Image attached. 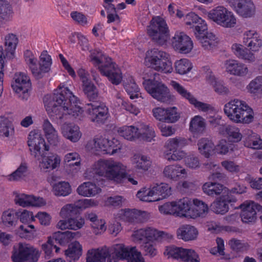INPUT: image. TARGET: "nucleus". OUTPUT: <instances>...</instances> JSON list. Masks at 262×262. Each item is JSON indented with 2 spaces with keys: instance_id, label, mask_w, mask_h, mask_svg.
I'll use <instances>...</instances> for the list:
<instances>
[{
  "instance_id": "1",
  "label": "nucleus",
  "mask_w": 262,
  "mask_h": 262,
  "mask_svg": "<svg viewBox=\"0 0 262 262\" xmlns=\"http://www.w3.org/2000/svg\"><path fill=\"white\" fill-rule=\"evenodd\" d=\"M43 101L47 114L54 122L57 123L67 115L79 119L83 117V111L76 97L63 85L59 86L53 95H46Z\"/></svg>"
},
{
  "instance_id": "2",
  "label": "nucleus",
  "mask_w": 262,
  "mask_h": 262,
  "mask_svg": "<svg viewBox=\"0 0 262 262\" xmlns=\"http://www.w3.org/2000/svg\"><path fill=\"white\" fill-rule=\"evenodd\" d=\"M95 175L105 178L116 183H122L126 178L128 182L136 185L138 181L127 172V166L113 159H101L94 162L84 173V177L92 179Z\"/></svg>"
},
{
  "instance_id": "3",
  "label": "nucleus",
  "mask_w": 262,
  "mask_h": 262,
  "mask_svg": "<svg viewBox=\"0 0 262 262\" xmlns=\"http://www.w3.org/2000/svg\"><path fill=\"white\" fill-rule=\"evenodd\" d=\"M224 112L229 119L236 124H249L255 120L256 113L253 108L239 99L235 98L226 103Z\"/></svg>"
},
{
  "instance_id": "4",
  "label": "nucleus",
  "mask_w": 262,
  "mask_h": 262,
  "mask_svg": "<svg viewBox=\"0 0 262 262\" xmlns=\"http://www.w3.org/2000/svg\"><path fill=\"white\" fill-rule=\"evenodd\" d=\"M91 59L101 74L106 76L113 84L118 85L122 80V72L112 59L101 52L95 50L91 53Z\"/></svg>"
},
{
  "instance_id": "5",
  "label": "nucleus",
  "mask_w": 262,
  "mask_h": 262,
  "mask_svg": "<svg viewBox=\"0 0 262 262\" xmlns=\"http://www.w3.org/2000/svg\"><path fill=\"white\" fill-rule=\"evenodd\" d=\"M144 63L146 66L161 73L170 74L173 70L169 54L157 49L148 50L146 52Z\"/></svg>"
},
{
  "instance_id": "6",
  "label": "nucleus",
  "mask_w": 262,
  "mask_h": 262,
  "mask_svg": "<svg viewBox=\"0 0 262 262\" xmlns=\"http://www.w3.org/2000/svg\"><path fill=\"white\" fill-rule=\"evenodd\" d=\"M143 85L147 93L159 102L169 104L176 100L175 96L161 81L152 79H145L143 82Z\"/></svg>"
},
{
  "instance_id": "7",
  "label": "nucleus",
  "mask_w": 262,
  "mask_h": 262,
  "mask_svg": "<svg viewBox=\"0 0 262 262\" xmlns=\"http://www.w3.org/2000/svg\"><path fill=\"white\" fill-rule=\"evenodd\" d=\"M203 13L207 15L208 19L222 27L232 28L236 25L237 19L235 15L224 6H217L209 12L204 10Z\"/></svg>"
},
{
  "instance_id": "8",
  "label": "nucleus",
  "mask_w": 262,
  "mask_h": 262,
  "mask_svg": "<svg viewBox=\"0 0 262 262\" xmlns=\"http://www.w3.org/2000/svg\"><path fill=\"white\" fill-rule=\"evenodd\" d=\"M132 237L134 242L140 244L142 241L159 242L170 240L173 238V235L155 228L147 227L134 231Z\"/></svg>"
},
{
  "instance_id": "9",
  "label": "nucleus",
  "mask_w": 262,
  "mask_h": 262,
  "mask_svg": "<svg viewBox=\"0 0 262 262\" xmlns=\"http://www.w3.org/2000/svg\"><path fill=\"white\" fill-rule=\"evenodd\" d=\"M147 30L148 34L159 45L164 44L169 38L167 25L165 20L160 16L152 18Z\"/></svg>"
},
{
  "instance_id": "10",
  "label": "nucleus",
  "mask_w": 262,
  "mask_h": 262,
  "mask_svg": "<svg viewBox=\"0 0 262 262\" xmlns=\"http://www.w3.org/2000/svg\"><path fill=\"white\" fill-rule=\"evenodd\" d=\"M14 83L12 85L16 97L23 101H27L31 90L30 77L24 72H16L14 76Z\"/></svg>"
},
{
  "instance_id": "11",
  "label": "nucleus",
  "mask_w": 262,
  "mask_h": 262,
  "mask_svg": "<svg viewBox=\"0 0 262 262\" xmlns=\"http://www.w3.org/2000/svg\"><path fill=\"white\" fill-rule=\"evenodd\" d=\"M170 85L181 98L187 100L198 111L207 112L212 110L213 107L211 105L198 100L193 94L179 82L172 80L170 82Z\"/></svg>"
},
{
  "instance_id": "12",
  "label": "nucleus",
  "mask_w": 262,
  "mask_h": 262,
  "mask_svg": "<svg viewBox=\"0 0 262 262\" xmlns=\"http://www.w3.org/2000/svg\"><path fill=\"white\" fill-rule=\"evenodd\" d=\"M170 85L181 98L187 100L198 111L207 112L212 110L213 107L211 105L198 100L193 94L179 82L172 80L170 82Z\"/></svg>"
},
{
  "instance_id": "13",
  "label": "nucleus",
  "mask_w": 262,
  "mask_h": 262,
  "mask_svg": "<svg viewBox=\"0 0 262 262\" xmlns=\"http://www.w3.org/2000/svg\"><path fill=\"white\" fill-rule=\"evenodd\" d=\"M115 217L130 224H135L147 221L149 217V214L146 211L135 208H125L119 210L115 214Z\"/></svg>"
},
{
  "instance_id": "14",
  "label": "nucleus",
  "mask_w": 262,
  "mask_h": 262,
  "mask_svg": "<svg viewBox=\"0 0 262 262\" xmlns=\"http://www.w3.org/2000/svg\"><path fill=\"white\" fill-rule=\"evenodd\" d=\"M164 254L168 258H180V262H200L199 255L191 249L168 246L166 247Z\"/></svg>"
},
{
  "instance_id": "15",
  "label": "nucleus",
  "mask_w": 262,
  "mask_h": 262,
  "mask_svg": "<svg viewBox=\"0 0 262 262\" xmlns=\"http://www.w3.org/2000/svg\"><path fill=\"white\" fill-rule=\"evenodd\" d=\"M32 156L38 158L41 154V151H49L50 146L45 141L41 133L38 130H32L30 132L27 141Z\"/></svg>"
},
{
  "instance_id": "16",
  "label": "nucleus",
  "mask_w": 262,
  "mask_h": 262,
  "mask_svg": "<svg viewBox=\"0 0 262 262\" xmlns=\"http://www.w3.org/2000/svg\"><path fill=\"white\" fill-rule=\"evenodd\" d=\"M154 117L159 121L167 123H173L179 120L180 113L176 106H157L152 110Z\"/></svg>"
},
{
  "instance_id": "17",
  "label": "nucleus",
  "mask_w": 262,
  "mask_h": 262,
  "mask_svg": "<svg viewBox=\"0 0 262 262\" xmlns=\"http://www.w3.org/2000/svg\"><path fill=\"white\" fill-rule=\"evenodd\" d=\"M229 6L239 16L250 18L255 13L256 8L252 0H225Z\"/></svg>"
},
{
  "instance_id": "18",
  "label": "nucleus",
  "mask_w": 262,
  "mask_h": 262,
  "mask_svg": "<svg viewBox=\"0 0 262 262\" xmlns=\"http://www.w3.org/2000/svg\"><path fill=\"white\" fill-rule=\"evenodd\" d=\"M33 254L35 255L36 260L39 255V251L28 244L19 243L14 247L11 257L13 262H25Z\"/></svg>"
},
{
  "instance_id": "19",
  "label": "nucleus",
  "mask_w": 262,
  "mask_h": 262,
  "mask_svg": "<svg viewBox=\"0 0 262 262\" xmlns=\"http://www.w3.org/2000/svg\"><path fill=\"white\" fill-rule=\"evenodd\" d=\"M86 112L91 121L97 123H104L108 116L107 107L101 102L88 104Z\"/></svg>"
},
{
  "instance_id": "20",
  "label": "nucleus",
  "mask_w": 262,
  "mask_h": 262,
  "mask_svg": "<svg viewBox=\"0 0 262 262\" xmlns=\"http://www.w3.org/2000/svg\"><path fill=\"white\" fill-rule=\"evenodd\" d=\"M16 205L22 207H41L46 204V201L41 197L14 191L13 193Z\"/></svg>"
},
{
  "instance_id": "21",
  "label": "nucleus",
  "mask_w": 262,
  "mask_h": 262,
  "mask_svg": "<svg viewBox=\"0 0 262 262\" xmlns=\"http://www.w3.org/2000/svg\"><path fill=\"white\" fill-rule=\"evenodd\" d=\"M171 45L176 51L185 54L190 53L193 48L191 38L182 32L176 33L172 38Z\"/></svg>"
},
{
  "instance_id": "22",
  "label": "nucleus",
  "mask_w": 262,
  "mask_h": 262,
  "mask_svg": "<svg viewBox=\"0 0 262 262\" xmlns=\"http://www.w3.org/2000/svg\"><path fill=\"white\" fill-rule=\"evenodd\" d=\"M243 43L247 46L249 52H259L262 48V38L260 34L254 30H249L243 33Z\"/></svg>"
},
{
  "instance_id": "23",
  "label": "nucleus",
  "mask_w": 262,
  "mask_h": 262,
  "mask_svg": "<svg viewBox=\"0 0 262 262\" xmlns=\"http://www.w3.org/2000/svg\"><path fill=\"white\" fill-rule=\"evenodd\" d=\"M224 68L228 74L240 77H246L250 73L247 64L235 59L225 61Z\"/></svg>"
},
{
  "instance_id": "24",
  "label": "nucleus",
  "mask_w": 262,
  "mask_h": 262,
  "mask_svg": "<svg viewBox=\"0 0 262 262\" xmlns=\"http://www.w3.org/2000/svg\"><path fill=\"white\" fill-rule=\"evenodd\" d=\"M237 201V199L229 192L226 194H222L217 198L211 205L212 211L216 214H224L229 210V204L232 205Z\"/></svg>"
},
{
  "instance_id": "25",
  "label": "nucleus",
  "mask_w": 262,
  "mask_h": 262,
  "mask_svg": "<svg viewBox=\"0 0 262 262\" xmlns=\"http://www.w3.org/2000/svg\"><path fill=\"white\" fill-rule=\"evenodd\" d=\"M162 173L166 179L178 181L188 176V170L179 164H172L165 166Z\"/></svg>"
},
{
  "instance_id": "26",
  "label": "nucleus",
  "mask_w": 262,
  "mask_h": 262,
  "mask_svg": "<svg viewBox=\"0 0 262 262\" xmlns=\"http://www.w3.org/2000/svg\"><path fill=\"white\" fill-rule=\"evenodd\" d=\"M260 206L253 201L247 200L242 203L237 209H241V216L244 223L254 222L256 219V210Z\"/></svg>"
},
{
  "instance_id": "27",
  "label": "nucleus",
  "mask_w": 262,
  "mask_h": 262,
  "mask_svg": "<svg viewBox=\"0 0 262 262\" xmlns=\"http://www.w3.org/2000/svg\"><path fill=\"white\" fill-rule=\"evenodd\" d=\"M109 248L93 249L88 251L86 255L87 262H116L115 259L111 258Z\"/></svg>"
},
{
  "instance_id": "28",
  "label": "nucleus",
  "mask_w": 262,
  "mask_h": 262,
  "mask_svg": "<svg viewBox=\"0 0 262 262\" xmlns=\"http://www.w3.org/2000/svg\"><path fill=\"white\" fill-rule=\"evenodd\" d=\"M78 74L82 82V88L84 94L90 100L96 99L98 96V90L91 82L88 72L81 69L78 70Z\"/></svg>"
},
{
  "instance_id": "29",
  "label": "nucleus",
  "mask_w": 262,
  "mask_h": 262,
  "mask_svg": "<svg viewBox=\"0 0 262 262\" xmlns=\"http://www.w3.org/2000/svg\"><path fill=\"white\" fill-rule=\"evenodd\" d=\"M110 140L103 137H96L89 141L86 145V149L93 153L97 154L101 152L107 154Z\"/></svg>"
},
{
  "instance_id": "30",
  "label": "nucleus",
  "mask_w": 262,
  "mask_h": 262,
  "mask_svg": "<svg viewBox=\"0 0 262 262\" xmlns=\"http://www.w3.org/2000/svg\"><path fill=\"white\" fill-rule=\"evenodd\" d=\"M85 224L84 219L81 216H76L67 219L60 220L56 224L57 229L61 230H77L81 229Z\"/></svg>"
},
{
  "instance_id": "31",
  "label": "nucleus",
  "mask_w": 262,
  "mask_h": 262,
  "mask_svg": "<svg viewBox=\"0 0 262 262\" xmlns=\"http://www.w3.org/2000/svg\"><path fill=\"white\" fill-rule=\"evenodd\" d=\"M198 235V229L189 224L182 225L176 230L177 238L185 242L194 241L197 239Z\"/></svg>"
},
{
  "instance_id": "32",
  "label": "nucleus",
  "mask_w": 262,
  "mask_h": 262,
  "mask_svg": "<svg viewBox=\"0 0 262 262\" xmlns=\"http://www.w3.org/2000/svg\"><path fill=\"white\" fill-rule=\"evenodd\" d=\"M18 43V39L13 34L7 35L4 40V50L1 54V60L6 61L12 59Z\"/></svg>"
},
{
  "instance_id": "33",
  "label": "nucleus",
  "mask_w": 262,
  "mask_h": 262,
  "mask_svg": "<svg viewBox=\"0 0 262 262\" xmlns=\"http://www.w3.org/2000/svg\"><path fill=\"white\" fill-rule=\"evenodd\" d=\"M219 132L220 135L226 137L228 141L232 143H238L243 138L240 129L234 125H222L220 127Z\"/></svg>"
},
{
  "instance_id": "34",
  "label": "nucleus",
  "mask_w": 262,
  "mask_h": 262,
  "mask_svg": "<svg viewBox=\"0 0 262 262\" xmlns=\"http://www.w3.org/2000/svg\"><path fill=\"white\" fill-rule=\"evenodd\" d=\"M102 191L100 187L96 183L88 181L80 184L76 189V192L79 195L86 198L94 197Z\"/></svg>"
},
{
  "instance_id": "35",
  "label": "nucleus",
  "mask_w": 262,
  "mask_h": 262,
  "mask_svg": "<svg viewBox=\"0 0 262 262\" xmlns=\"http://www.w3.org/2000/svg\"><path fill=\"white\" fill-rule=\"evenodd\" d=\"M46 138L49 144L52 146H57L60 142V137L58 131L54 127L47 119H45L42 125Z\"/></svg>"
},
{
  "instance_id": "36",
  "label": "nucleus",
  "mask_w": 262,
  "mask_h": 262,
  "mask_svg": "<svg viewBox=\"0 0 262 262\" xmlns=\"http://www.w3.org/2000/svg\"><path fill=\"white\" fill-rule=\"evenodd\" d=\"M60 130L64 138L73 143L79 141L82 137L79 127L76 125L63 124L61 126Z\"/></svg>"
},
{
  "instance_id": "37",
  "label": "nucleus",
  "mask_w": 262,
  "mask_h": 262,
  "mask_svg": "<svg viewBox=\"0 0 262 262\" xmlns=\"http://www.w3.org/2000/svg\"><path fill=\"white\" fill-rule=\"evenodd\" d=\"M51 64V56L47 51H43L39 56V62L38 65L37 64L36 73L35 74L34 77L36 79L42 78L45 74L50 71Z\"/></svg>"
},
{
  "instance_id": "38",
  "label": "nucleus",
  "mask_w": 262,
  "mask_h": 262,
  "mask_svg": "<svg viewBox=\"0 0 262 262\" xmlns=\"http://www.w3.org/2000/svg\"><path fill=\"white\" fill-rule=\"evenodd\" d=\"M176 201L177 217L191 219L192 200L185 197Z\"/></svg>"
},
{
  "instance_id": "39",
  "label": "nucleus",
  "mask_w": 262,
  "mask_h": 262,
  "mask_svg": "<svg viewBox=\"0 0 262 262\" xmlns=\"http://www.w3.org/2000/svg\"><path fill=\"white\" fill-rule=\"evenodd\" d=\"M63 162L68 165L70 174L75 175L81 168V158L76 152H68L64 156Z\"/></svg>"
},
{
  "instance_id": "40",
  "label": "nucleus",
  "mask_w": 262,
  "mask_h": 262,
  "mask_svg": "<svg viewBox=\"0 0 262 262\" xmlns=\"http://www.w3.org/2000/svg\"><path fill=\"white\" fill-rule=\"evenodd\" d=\"M61 157L56 154L43 157L39 162V166L44 171H49L59 167L61 163Z\"/></svg>"
},
{
  "instance_id": "41",
  "label": "nucleus",
  "mask_w": 262,
  "mask_h": 262,
  "mask_svg": "<svg viewBox=\"0 0 262 262\" xmlns=\"http://www.w3.org/2000/svg\"><path fill=\"white\" fill-rule=\"evenodd\" d=\"M244 145L248 148L256 150H262V139L260 135L248 129L243 140Z\"/></svg>"
},
{
  "instance_id": "42",
  "label": "nucleus",
  "mask_w": 262,
  "mask_h": 262,
  "mask_svg": "<svg viewBox=\"0 0 262 262\" xmlns=\"http://www.w3.org/2000/svg\"><path fill=\"white\" fill-rule=\"evenodd\" d=\"M151 186L156 202L166 199L171 195V187L168 183H156Z\"/></svg>"
},
{
  "instance_id": "43",
  "label": "nucleus",
  "mask_w": 262,
  "mask_h": 262,
  "mask_svg": "<svg viewBox=\"0 0 262 262\" xmlns=\"http://www.w3.org/2000/svg\"><path fill=\"white\" fill-rule=\"evenodd\" d=\"M134 247L125 246L123 244H120L114 245L111 249V258L112 259H125L128 260L132 252Z\"/></svg>"
},
{
  "instance_id": "44",
  "label": "nucleus",
  "mask_w": 262,
  "mask_h": 262,
  "mask_svg": "<svg viewBox=\"0 0 262 262\" xmlns=\"http://www.w3.org/2000/svg\"><path fill=\"white\" fill-rule=\"evenodd\" d=\"M233 53L239 59H241L249 63L255 60V56L252 52H249L247 48L239 43L235 42L231 46Z\"/></svg>"
},
{
  "instance_id": "45",
  "label": "nucleus",
  "mask_w": 262,
  "mask_h": 262,
  "mask_svg": "<svg viewBox=\"0 0 262 262\" xmlns=\"http://www.w3.org/2000/svg\"><path fill=\"white\" fill-rule=\"evenodd\" d=\"M199 152L206 158L214 155V143L208 138H201L197 142Z\"/></svg>"
},
{
  "instance_id": "46",
  "label": "nucleus",
  "mask_w": 262,
  "mask_h": 262,
  "mask_svg": "<svg viewBox=\"0 0 262 262\" xmlns=\"http://www.w3.org/2000/svg\"><path fill=\"white\" fill-rule=\"evenodd\" d=\"M134 167L141 172H145L150 167L151 161L150 157L140 154H135L131 159Z\"/></svg>"
},
{
  "instance_id": "47",
  "label": "nucleus",
  "mask_w": 262,
  "mask_h": 262,
  "mask_svg": "<svg viewBox=\"0 0 262 262\" xmlns=\"http://www.w3.org/2000/svg\"><path fill=\"white\" fill-rule=\"evenodd\" d=\"M139 122L135 125H124L119 127L117 132L119 136L128 141H135L139 139Z\"/></svg>"
},
{
  "instance_id": "48",
  "label": "nucleus",
  "mask_w": 262,
  "mask_h": 262,
  "mask_svg": "<svg viewBox=\"0 0 262 262\" xmlns=\"http://www.w3.org/2000/svg\"><path fill=\"white\" fill-rule=\"evenodd\" d=\"M258 73L261 75L258 76L252 80L246 86V90L253 97H256L262 92V63L257 67Z\"/></svg>"
},
{
  "instance_id": "49",
  "label": "nucleus",
  "mask_w": 262,
  "mask_h": 262,
  "mask_svg": "<svg viewBox=\"0 0 262 262\" xmlns=\"http://www.w3.org/2000/svg\"><path fill=\"white\" fill-rule=\"evenodd\" d=\"M206 127L205 119L200 115H195L190 119L189 130L194 135L202 134Z\"/></svg>"
},
{
  "instance_id": "50",
  "label": "nucleus",
  "mask_w": 262,
  "mask_h": 262,
  "mask_svg": "<svg viewBox=\"0 0 262 262\" xmlns=\"http://www.w3.org/2000/svg\"><path fill=\"white\" fill-rule=\"evenodd\" d=\"M202 189L203 192L209 196L226 194L229 192V189L223 185L211 182L205 183L203 185Z\"/></svg>"
},
{
  "instance_id": "51",
  "label": "nucleus",
  "mask_w": 262,
  "mask_h": 262,
  "mask_svg": "<svg viewBox=\"0 0 262 262\" xmlns=\"http://www.w3.org/2000/svg\"><path fill=\"white\" fill-rule=\"evenodd\" d=\"M187 145L186 139L177 137L169 139L164 145L165 150L164 156L167 155V153L172 152L179 148H182Z\"/></svg>"
},
{
  "instance_id": "52",
  "label": "nucleus",
  "mask_w": 262,
  "mask_h": 262,
  "mask_svg": "<svg viewBox=\"0 0 262 262\" xmlns=\"http://www.w3.org/2000/svg\"><path fill=\"white\" fill-rule=\"evenodd\" d=\"M52 191L56 196H67L72 193V189L69 182L61 181L52 185Z\"/></svg>"
},
{
  "instance_id": "53",
  "label": "nucleus",
  "mask_w": 262,
  "mask_h": 262,
  "mask_svg": "<svg viewBox=\"0 0 262 262\" xmlns=\"http://www.w3.org/2000/svg\"><path fill=\"white\" fill-rule=\"evenodd\" d=\"M82 247L77 241H75L69 245L68 248L64 251L66 258L70 262L78 260L82 255Z\"/></svg>"
},
{
  "instance_id": "54",
  "label": "nucleus",
  "mask_w": 262,
  "mask_h": 262,
  "mask_svg": "<svg viewBox=\"0 0 262 262\" xmlns=\"http://www.w3.org/2000/svg\"><path fill=\"white\" fill-rule=\"evenodd\" d=\"M203 48L206 50H212L216 48L220 41L219 37L214 33L209 32L202 37L199 40Z\"/></svg>"
},
{
  "instance_id": "55",
  "label": "nucleus",
  "mask_w": 262,
  "mask_h": 262,
  "mask_svg": "<svg viewBox=\"0 0 262 262\" xmlns=\"http://www.w3.org/2000/svg\"><path fill=\"white\" fill-rule=\"evenodd\" d=\"M208 211V205L205 202L198 199L192 201L191 219L203 216Z\"/></svg>"
},
{
  "instance_id": "56",
  "label": "nucleus",
  "mask_w": 262,
  "mask_h": 262,
  "mask_svg": "<svg viewBox=\"0 0 262 262\" xmlns=\"http://www.w3.org/2000/svg\"><path fill=\"white\" fill-rule=\"evenodd\" d=\"M139 139L148 142L154 140L156 135L152 127L144 123L139 122Z\"/></svg>"
},
{
  "instance_id": "57",
  "label": "nucleus",
  "mask_w": 262,
  "mask_h": 262,
  "mask_svg": "<svg viewBox=\"0 0 262 262\" xmlns=\"http://www.w3.org/2000/svg\"><path fill=\"white\" fill-rule=\"evenodd\" d=\"M75 235V233L71 231H56L50 236L53 241L55 240L60 246H64L74 238Z\"/></svg>"
},
{
  "instance_id": "58",
  "label": "nucleus",
  "mask_w": 262,
  "mask_h": 262,
  "mask_svg": "<svg viewBox=\"0 0 262 262\" xmlns=\"http://www.w3.org/2000/svg\"><path fill=\"white\" fill-rule=\"evenodd\" d=\"M12 121V115L10 114L1 117V133L6 137L11 136L14 134V128Z\"/></svg>"
},
{
  "instance_id": "59",
  "label": "nucleus",
  "mask_w": 262,
  "mask_h": 262,
  "mask_svg": "<svg viewBox=\"0 0 262 262\" xmlns=\"http://www.w3.org/2000/svg\"><path fill=\"white\" fill-rule=\"evenodd\" d=\"M124 88L131 99L138 98L140 95V90L132 77H129L124 83Z\"/></svg>"
},
{
  "instance_id": "60",
  "label": "nucleus",
  "mask_w": 262,
  "mask_h": 262,
  "mask_svg": "<svg viewBox=\"0 0 262 262\" xmlns=\"http://www.w3.org/2000/svg\"><path fill=\"white\" fill-rule=\"evenodd\" d=\"M176 72L180 75H185L192 69V62L187 58L177 60L174 63Z\"/></svg>"
},
{
  "instance_id": "61",
  "label": "nucleus",
  "mask_w": 262,
  "mask_h": 262,
  "mask_svg": "<svg viewBox=\"0 0 262 262\" xmlns=\"http://www.w3.org/2000/svg\"><path fill=\"white\" fill-rule=\"evenodd\" d=\"M28 166L26 163H22L19 167L7 178L10 181H19L24 179L27 176Z\"/></svg>"
},
{
  "instance_id": "62",
  "label": "nucleus",
  "mask_w": 262,
  "mask_h": 262,
  "mask_svg": "<svg viewBox=\"0 0 262 262\" xmlns=\"http://www.w3.org/2000/svg\"><path fill=\"white\" fill-rule=\"evenodd\" d=\"M158 210L162 214L177 216L176 201L167 202L159 205Z\"/></svg>"
},
{
  "instance_id": "63",
  "label": "nucleus",
  "mask_w": 262,
  "mask_h": 262,
  "mask_svg": "<svg viewBox=\"0 0 262 262\" xmlns=\"http://www.w3.org/2000/svg\"><path fill=\"white\" fill-rule=\"evenodd\" d=\"M24 58L33 76L34 77L35 74L36 73L37 59L33 53L29 50H26L24 51Z\"/></svg>"
},
{
  "instance_id": "64",
  "label": "nucleus",
  "mask_w": 262,
  "mask_h": 262,
  "mask_svg": "<svg viewBox=\"0 0 262 262\" xmlns=\"http://www.w3.org/2000/svg\"><path fill=\"white\" fill-rule=\"evenodd\" d=\"M136 196L140 201L147 202H156L151 186L141 188L137 193Z\"/></svg>"
}]
</instances>
